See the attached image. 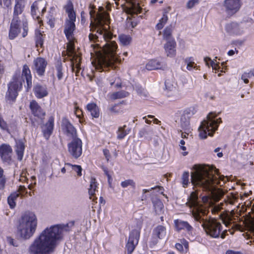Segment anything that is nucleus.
I'll return each mask as SVG.
<instances>
[{"label":"nucleus","instance_id":"obj_21","mask_svg":"<svg viewBox=\"0 0 254 254\" xmlns=\"http://www.w3.org/2000/svg\"><path fill=\"white\" fill-rule=\"evenodd\" d=\"M174 223L175 229L177 231H180L182 230H186L188 231H190L192 229L191 226L186 221L177 219L175 220Z\"/></svg>","mask_w":254,"mask_h":254},{"label":"nucleus","instance_id":"obj_35","mask_svg":"<svg viewBox=\"0 0 254 254\" xmlns=\"http://www.w3.org/2000/svg\"><path fill=\"white\" fill-rule=\"evenodd\" d=\"M65 166L68 168H71L72 169L76 172L78 176H80L81 175L82 168L79 165H72L69 163L65 164Z\"/></svg>","mask_w":254,"mask_h":254},{"label":"nucleus","instance_id":"obj_46","mask_svg":"<svg viewBox=\"0 0 254 254\" xmlns=\"http://www.w3.org/2000/svg\"><path fill=\"white\" fill-rule=\"evenodd\" d=\"M171 33L172 32L171 28H167L165 29L164 32L163 36L164 39H165L167 41L168 40H173L171 38Z\"/></svg>","mask_w":254,"mask_h":254},{"label":"nucleus","instance_id":"obj_12","mask_svg":"<svg viewBox=\"0 0 254 254\" xmlns=\"http://www.w3.org/2000/svg\"><path fill=\"white\" fill-rule=\"evenodd\" d=\"M224 5L228 14L232 15L239 10L241 3L240 0H225Z\"/></svg>","mask_w":254,"mask_h":254},{"label":"nucleus","instance_id":"obj_4","mask_svg":"<svg viewBox=\"0 0 254 254\" xmlns=\"http://www.w3.org/2000/svg\"><path fill=\"white\" fill-rule=\"evenodd\" d=\"M197 195L195 192H192L186 203L187 205L193 209L191 211L194 219L201 223L202 226L206 234L213 238H218L221 232V223L215 219H208V211L206 206L199 204L197 201Z\"/></svg>","mask_w":254,"mask_h":254},{"label":"nucleus","instance_id":"obj_39","mask_svg":"<svg viewBox=\"0 0 254 254\" xmlns=\"http://www.w3.org/2000/svg\"><path fill=\"white\" fill-rule=\"evenodd\" d=\"M182 184L184 187H186L189 183V173L185 172L182 175Z\"/></svg>","mask_w":254,"mask_h":254},{"label":"nucleus","instance_id":"obj_10","mask_svg":"<svg viewBox=\"0 0 254 254\" xmlns=\"http://www.w3.org/2000/svg\"><path fill=\"white\" fill-rule=\"evenodd\" d=\"M68 151L74 158H77L82 154V142L79 138H74L73 140L68 144Z\"/></svg>","mask_w":254,"mask_h":254},{"label":"nucleus","instance_id":"obj_22","mask_svg":"<svg viewBox=\"0 0 254 254\" xmlns=\"http://www.w3.org/2000/svg\"><path fill=\"white\" fill-rule=\"evenodd\" d=\"M30 107L33 114L35 116L42 118L44 116L45 113L36 101H33L31 102L30 103Z\"/></svg>","mask_w":254,"mask_h":254},{"label":"nucleus","instance_id":"obj_64","mask_svg":"<svg viewBox=\"0 0 254 254\" xmlns=\"http://www.w3.org/2000/svg\"><path fill=\"white\" fill-rule=\"evenodd\" d=\"M3 176V169L0 167V178H1Z\"/></svg>","mask_w":254,"mask_h":254},{"label":"nucleus","instance_id":"obj_38","mask_svg":"<svg viewBox=\"0 0 254 254\" xmlns=\"http://www.w3.org/2000/svg\"><path fill=\"white\" fill-rule=\"evenodd\" d=\"M24 7L25 4L16 3L14 10V15H18L19 14H21L22 12Z\"/></svg>","mask_w":254,"mask_h":254},{"label":"nucleus","instance_id":"obj_2","mask_svg":"<svg viewBox=\"0 0 254 254\" xmlns=\"http://www.w3.org/2000/svg\"><path fill=\"white\" fill-rule=\"evenodd\" d=\"M194 171L191 174V181L192 184L201 186L206 190H208L210 196H205L202 200L205 204H210L212 201H218L224 195L222 190L216 189V185L222 186L226 182L225 178L218 174L217 169L206 165H195Z\"/></svg>","mask_w":254,"mask_h":254},{"label":"nucleus","instance_id":"obj_53","mask_svg":"<svg viewBox=\"0 0 254 254\" xmlns=\"http://www.w3.org/2000/svg\"><path fill=\"white\" fill-rule=\"evenodd\" d=\"M5 184V179L3 176L1 178H0V190L3 189Z\"/></svg>","mask_w":254,"mask_h":254},{"label":"nucleus","instance_id":"obj_61","mask_svg":"<svg viewBox=\"0 0 254 254\" xmlns=\"http://www.w3.org/2000/svg\"><path fill=\"white\" fill-rule=\"evenodd\" d=\"M103 152H104V154L105 155V156H106V158L108 157V156H109V151L107 149H104L103 150Z\"/></svg>","mask_w":254,"mask_h":254},{"label":"nucleus","instance_id":"obj_55","mask_svg":"<svg viewBox=\"0 0 254 254\" xmlns=\"http://www.w3.org/2000/svg\"><path fill=\"white\" fill-rule=\"evenodd\" d=\"M194 63L193 62H190L188 63L187 68L189 70H190L192 68H194Z\"/></svg>","mask_w":254,"mask_h":254},{"label":"nucleus","instance_id":"obj_44","mask_svg":"<svg viewBox=\"0 0 254 254\" xmlns=\"http://www.w3.org/2000/svg\"><path fill=\"white\" fill-rule=\"evenodd\" d=\"M185 144H186V141L185 140V139H181L180 140V143H179V147H180V148L182 151H183V152H182V154L184 156H186L188 154V152L187 151H186L187 148L185 146Z\"/></svg>","mask_w":254,"mask_h":254},{"label":"nucleus","instance_id":"obj_37","mask_svg":"<svg viewBox=\"0 0 254 254\" xmlns=\"http://www.w3.org/2000/svg\"><path fill=\"white\" fill-rule=\"evenodd\" d=\"M36 46L37 47H42L43 44L44 37L40 31H37L36 33Z\"/></svg>","mask_w":254,"mask_h":254},{"label":"nucleus","instance_id":"obj_43","mask_svg":"<svg viewBox=\"0 0 254 254\" xmlns=\"http://www.w3.org/2000/svg\"><path fill=\"white\" fill-rule=\"evenodd\" d=\"M199 2V0H189L186 3V7L188 9H191Z\"/></svg>","mask_w":254,"mask_h":254},{"label":"nucleus","instance_id":"obj_63","mask_svg":"<svg viewBox=\"0 0 254 254\" xmlns=\"http://www.w3.org/2000/svg\"><path fill=\"white\" fill-rule=\"evenodd\" d=\"M8 239V241H9V243L10 245H13L14 246H15V245L13 243V240L12 239H11V238H9Z\"/></svg>","mask_w":254,"mask_h":254},{"label":"nucleus","instance_id":"obj_14","mask_svg":"<svg viewBox=\"0 0 254 254\" xmlns=\"http://www.w3.org/2000/svg\"><path fill=\"white\" fill-rule=\"evenodd\" d=\"M62 129L68 136L72 138L76 137V131L75 128L67 120L63 121Z\"/></svg>","mask_w":254,"mask_h":254},{"label":"nucleus","instance_id":"obj_18","mask_svg":"<svg viewBox=\"0 0 254 254\" xmlns=\"http://www.w3.org/2000/svg\"><path fill=\"white\" fill-rule=\"evenodd\" d=\"M176 46L174 40H168L164 45V49L168 57H173L176 55Z\"/></svg>","mask_w":254,"mask_h":254},{"label":"nucleus","instance_id":"obj_60","mask_svg":"<svg viewBox=\"0 0 254 254\" xmlns=\"http://www.w3.org/2000/svg\"><path fill=\"white\" fill-rule=\"evenodd\" d=\"M26 0H16V3L25 4Z\"/></svg>","mask_w":254,"mask_h":254},{"label":"nucleus","instance_id":"obj_49","mask_svg":"<svg viewBox=\"0 0 254 254\" xmlns=\"http://www.w3.org/2000/svg\"><path fill=\"white\" fill-rule=\"evenodd\" d=\"M167 20V16L166 15H163V17L160 20L159 22L157 25V28L159 29H162Z\"/></svg>","mask_w":254,"mask_h":254},{"label":"nucleus","instance_id":"obj_3","mask_svg":"<svg viewBox=\"0 0 254 254\" xmlns=\"http://www.w3.org/2000/svg\"><path fill=\"white\" fill-rule=\"evenodd\" d=\"M63 227L60 225L44 229L29 248L31 254H50L53 253L63 238Z\"/></svg>","mask_w":254,"mask_h":254},{"label":"nucleus","instance_id":"obj_5","mask_svg":"<svg viewBox=\"0 0 254 254\" xmlns=\"http://www.w3.org/2000/svg\"><path fill=\"white\" fill-rule=\"evenodd\" d=\"M38 219L35 214L32 212L25 213L21 218L18 227V233L24 239L31 237L37 228Z\"/></svg>","mask_w":254,"mask_h":254},{"label":"nucleus","instance_id":"obj_31","mask_svg":"<svg viewBox=\"0 0 254 254\" xmlns=\"http://www.w3.org/2000/svg\"><path fill=\"white\" fill-rule=\"evenodd\" d=\"M128 95V93L124 91H121L112 93L110 98L113 100L117 99H121L127 97Z\"/></svg>","mask_w":254,"mask_h":254},{"label":"nucleus","instance_id":"obj_23","mask_svg":"<svg viewBox=\"0 0 254 254\" xmlns=\"http://www.w3.org/2000/svg\"><path fill=\"white\" fill-rule=\"evenodd\" d=\"M34 91L36 97L39 98H43L48 94L46 87L40 85H36L34 88Z\"/></svg>","mask_w":254,"mask_h":254},{"label":"nucleus","instance_id":"obj_28","mask_svg":"<svg viewBox=\"0 0 254 254\" xmlns=\"http://www.w3.org/2000/svg\"><path fill=\"white\" fill-rule=\"evenodd\" d=\"M24 150V145L21 141L16 142L15 151L17 155L18 159L21 161L23 156V152Z\"/></svg>","mask_w":254,"mask_h":254},{"label":"nucleus","instance_id":"obj_41","mask_svg":"<svg viewBox=\"0 0 254 254\" xmlns=\"http://www.w3.org/2000/svg\"><path fill=\"white\" fill-rule=\"evenodd\" d=\"M204 61L206 63V64L207 65H209V64H211L212 68L215 70H217L220 68L219 66L217 64H215L213 61H212L210 60V59H209L208 58H205Z\"/></svg>","mask_w":254,"mask_h":254},{"label":"nucleus","instance_id":"obj_33","mask_svg":"<svg viewBox=\"0 0 254 254\" xmlns=\"http://www.w3.org/2000/svg\"><path fill=\"white\" fill-rule=\"evenodd\" d=\"M220 217L223 223L226 226H228L232 221L231 216L226 213H222L220 215Z\"/></svg>","mask_w":254,"mask_h":254},{"label":"nucleus","instance_id":"obj_16","mask_svg":"<svg viewBox=\"0 0 254 254\" xmlns=\"http://www.w3.org/2000/svg\"><path fill=\"white\" fill-rule=\"evenodd\" d=\"M20 22L16 18H14L11 23V27L9 33V37L10 39H14L19 33V26Z\"/></svg>","mask_w":254,"mask_h":254},{"label":"nucleus","instance_id":"obj_9","mask_svg":"<svg viewBox=\"0 0 254 254\" xmlns=\"http://www.w3.org/2000/svg\"><path fill=\"white\" fill-rule=\"evenodd\" d=\"M22 82L20 79H13L9 84L7 98L9 101H14L17 95V91L21 87Z\"/></svg>","mask_w":254,"mask_h":254},{"label":"nucleus","instance_id":"obj_27","mask_svg":"<svg viewBox=\"0 0 254 254\" xmlns=\"http://www.w3.org/2000/svg\"><path fill=\"white\" fill-rule=\"evenodd\" d=\"M22 76L25 77L28 87H31L32 86L31 71L27 65H24L23 67Z\"/></svg>","mask_w":254,"mask_h":254},{"label":"nucleus","instance_id":"obj_57","mask_svg":"<svg viewBox=\"0 0 254 254\" xmlns=\"http://www.w3.org/2000/svg\"><path fill=\"white\" fill-rule=\"evenodd\" d=\"M0 127L3 129H6L7 128L6 124L4 121H0Z\"/></svg>","mask_w":254,"mask_h":254},{"label":"nucleus","instance_id":"obj_48","mask_svg":"<svg viewBox=\"0 0 254 254\" xmlns=\"http://www.w3.org/2000/svg\"><path fill=\"white\" fill-rule=\"evenodd\" d=\"M121 186L123 188H126L129 186L133 188L135 187V183L132 180H127L121 183Z\"/></svg>","mask_w":254,"mask_h":254},{"label":"nucleus","instance_id":"obj_25","mask_svg":"<svg viewBox=\"0 0 254 254\" xmlns=\"http://www.w3.org/2000/svg\"><path fill=\"white\" fill-rule=\"evenodd\" d=\"M87 110L90 113L93 118H98L100 115V112L98 107L95 103H91L87 104Z\"/></svg>","mask_w":254,"mask_h":254},{"label":"nucleus","instance_id":"obj_8","mask_svg":"<svg viewBox=\"0 0 254 254\" xmlns=\"http://www.w3.org/2000/svg\"><path fill=\"white\" fill-rule=\"evenodd\" d=\"M12 148L8 144L3 143L0 146V157L1 161L10 164L12 162Z\"/></svg>","mask_w":254,"mask_h":254},{"label":"nucleus","instance_id":"obj_52","mask_svg":"<svg viewBox=\"0 0 254 254\" xmlns=\"http://www.w3.org/2000/svg\"><path fill=\"white\" fill-rule=\"evenodd\" d=\"M23 30L24 32L22 33V36L25 37L27 35L28 30V23L27 21H24L23 22Z\"/></svg>","mask_w":254,"mask_h":254},{"label":"nucleus","instance_id":"obj_40","mask_svg":"<svg viewBox=\"0 0 254 254\" xmlns=\"http://www.w3.org/2000/svg\"><path fill=\"white\" fill-rule=\"evenodd\" d=\"M253 76H254V72L253 71H250L248 73H244L241 77L242 80L245 83H249L248 78H251Z\"/></svg>","mask_w":254,"mask_h":254},{"label":"nucleus","instance_id":"obj_54","mask_svg":"<svg viewBox=\"0 0 254 254\" xmlns=\"http://www.w3.org/2000/svg\"><path fill=\"white\" fill-rule=\"evenodd\" d=\"M74 113L77 117L80 118L81 115V111L79 109L78 107H75Z\"/></svg>","mask_w":254,"mask_h":254},{"label":"nucleus","instance_id":"obj_59","mask_svg":"<svg viewBox=\"0 0 254 254\" xmlns=\"http://www.w3.org/2000/svg\"><path fill=\"white\" fill-rule=\"evenodd\" d=\"M226 254H241L240 253L234 252L233 251H228L226 252Z\"/></svg>","mask_w":254,"mask_h":254},{"label":"nucleus","instance_id":"obj_56","mask_svg":"<svg viewBox=\"0 0 254 254\" xmlns=\"http://www.w3.org/2000/svg\"><path fill=\"white\" fill-rule=\"evenodd\" d=\"M1 1H2L3 5L7 7H9L11 3V0H1Z\"/></svg>","mask_w":254,"mask_h":254},{"label":"nucleus","instance_id":"obj_13","mask_svg":"<svg viewBox=\"0 0 254 254\" xmlns=\"http://www.w3.org/2000/svg\"><path fill=\"white\" fill-rule=\"evenodd\" d=\"M75 20H67L66 21L64 33L67 39H74V34L73 32L75 29V25L74 24Z\"/></svg>","mask_w":254,"mask_h":254},{"label":"nucleus","instance_id":"obj_62","mask_svg":"<svg viewBox=\"0 0 254 254\" xmlns=\"http://www.w3.org/2000/svg\"><path fill=\"white\" fill-rule=\"evenodd\" d=\"M181 135H182V137L183 139H184L185 138H187V136L188 135V134L186 132L185 133L182 132Z\"/></svg>","mask_w":254,"mask_h":254},{"label":"nucleus","instance_id":"obj_15","mask_svg":"<svg viewBox=\"0 0 254 254\" xmlns=\"http://www.w3.org/2000/svg\"><path fill=\"white\" fill-rule=\"evenodd\" d=\"M47 64L46 61L43 58H38L34 61L35 69L39 75L43 74Z\"/></svg>","mask_w":254,"mask_h":254},{"label":"nucleus","instance_id":"obj_24","mask_svg":"<svg viewBox=\"0 0 254 254\" xmlns=\"http://www.w3.org/2000/svg\"><path fill=\"white\" fill-rule=\"evenodd\" d=\"M155 235L160 239L166 240L168 237L166 228L163 226H158L154 230Z\"/></svg>","mask_w":254,"mask_h":254},{"label":"nucleus","instance_id":"obj_58","mask_svg":"<svg viewBox=\"0 0 254 254\" xmlns=\"http://www.w3.org/2000/svg\"><path fill=\"white\" fill-rule=\"evenodd\" d=\"M26 176V173L23 172L20 176V178L19 180L21 182L25 181L26 180V178L25 177Z\"/></svg>","mask_w":254,"mask_h":254},{"label":"nucleus","instance_id":"obj_36","mask_svg":"<svg viewBox=\"0 0 254 254\" xmlns=\"http://www.w3.org/2000/svg\"><path fill=\"white\" fill-rule=\"evenodd\" d=\"M119 39L121 43L123 45H128L131 40V38L130 36L126 35H121L119 36Z\"/></svg>","mask_w":254,"mask_h":254},{"label":"nucleus","instance_id":"obj_50","mask_svg":"<svg viewBox=\"0 0 254 254\" xmlns=\"http://www.w3.org/2000/svg\"><path fill=\"white\" fill-rule=\"evenodd\" d=\"M181 122L183 126L185 127H187L189 125V117H187V119H186L185 116H182L181 118Z\"/></svg>","mask_w":254,"mask_h":254},{"label":"nucleus","instance_id":"obj_34","mask_svg":"<svg viewBox=\"0 0 254 254\" xmlns=\"http://www.w3.org/2000/svg\"><path fill=\"white\" fill-rule=\"evenodd\" d=\"M56 74L59 80H61L63 76L62 63L61 62H58L56 66Z\"/></svg>","mask_w":254,"mask_h":254},{"label":"nucleus","instance_id":"obj_26","mask_svg":"<svg viewBox=\"0 0 254 254\" xmlns=\"http://www.w3.org/2000/svg\"><path fill=\"white\" fill-rule=\"evenodd\" d=\"M176 248L181 252L186 253L189 250V243L184 239H181L179 242L176 244Z\"/></svg>","mask_w":254,"mask_h":254},{"label":"nucleus","instance_id":"obj_11","mask_svg":"<svg viewBox=\"0 0 254 254\" xmlns=\"http://www.w3.org/2000/svg\"><path fill=\"white\" fill-rule=\"evenodd\" d=\"M140 236L138 230H132L129 235L128 242L126 245L127 250L129 254H131L137 245Z\"/></svg>","mask_w":254,"mask_h":254},{"label":"nucleus","instance_id":"obj_19","mask_svg":"<svg viewBox=\"0 0 254 254\" xmlns=\"http://www.w3.org/2000/svg\"><path fill=\"white\" fill-rule=\"evenodd\" d=\"M54 129V119L50 118L48 122L43 127V132L44 136L48 139L51 135Z\"/></svg>","mask_w":254,"mask_h":254},{"label":"nucleus","instance_id":"obj_42","mask_svg":"<svg viewBox=\"0 0 254 254\" xmlns=\"http://www.w3.org/2000/svg\"><path fill=\"white\" fill-rule=\"evenodd\" d=\"M126 126L123 127H120L118 129V138L119 139L123 138L127 134V131L125 129Z\"/></svg>","mask_w":254,"mask_h":254},{"label":"nucleus","instance_id":"obj_7","mask_svg":"<svg viewBox=\"0 0 254 254\" xmlns=\"http://www.w3.org/2000/svg\"><path fill=\"white\" fill-rule=\"evenodd\" d=\"M68 42L67 45V53L68 56L72 57L71 59V66L73 71L75 72L76 75H77L80 69V62L81 58L77 54L74 52V39H67Z\"/></svg>","mask_w":254,"mask_h":254},{"label":"nucleus","instance_id":"obj_30","mask_svg":"<svg viewBox=\"0 0 254 254\" xmlns=\"http://www.w3.org/2000/svg\"><path fill=\"white\" fill-rule=\"evenodd\" d=\"M155 211L157 214H161L163 212L164 205L161 201L158 199L153 202Z\"/></svg>","mask_w":254,"mask_h":254},{"label":"nucleus","instance_id":"obj_17","mask_svg":"<svg viewBox=\"0 0 254 254\" xmlns=\"http://www.w3.org/2000/svg\"><path fill=\"white\" fill-rule=\"evenodd\" d=\"M166 67L167 65L166 64L162 63L156 60L150 61L146 65V68L149 70L158 69L164 70Z\"/></svg>","mask_w":254,"mask_h":254},{"label":"nucleus","instance_id":"obj_32","mask_svg":"<svg viewBox=\"0 0 254 254\" xmlns=\"http://www.w3.org/2000/svg\"><path fill=\"white\" fill-rule=\"evenodd\" d=\"M19 196V193L14 192L12 193L8 197V203L11 208H14L15 206L16 203L15 202V199Z\"/></svg>","mask_w":254,"mask_h":254},{"label":"nucleus","instance_id":"obj_47","mask_svg":"<svg viewBox=\"0 0 254 254\" xmlns=\"http://www.w3.org/2000/svg\"><path fill=\"white\" fill-rule=\"evenodd\" d=\"M16 192L19 193V195H20L21 198L24 197L28 193L26 188L22 186H19L18 191Z\"/></svg>","mask_w":254,"mask_h":254},{"label":"nucleus","instance_id":"obj_6","mask_svg":"<svg viewBox=\"0 0 254 254\" xmlns=\"http://www.w3.org/2000/svg\"><path fill=\"white\" fill-rule=\"evenodd\" d=\"M216 115L211 113L207 117L206 120L202 122L201 126L199 127V135L202 139H205L208 135L212 136L213 133L217 129L218 125L221 122V119L216 120L214 119Z\"/></svg>","mask_w":254,"mask_h":254},{"label":"nucleus","instance_id":"obj_20","mask_svg":"<svg viewBox=\"0 0 254 254\" xmlns=\"http://www.w3.org/2000/svg\"><path fill=\"white\" fill-rule=\"evenodd\" d=\"M98 184L95 178H92L90 180L89 188H88V192L90 195V199L93 201L97 202L95 200L97 197L95 196L96 191H97Z\"/></svg>","mask_w":254,"mask_h":254},{"label":"nucleus","instance_id":"obj_1","mask_svg":"<svg viewBox=\"0 0 254 254\" xmlns=\"http://www.w3.org/2000/svg\"><path fill=\"white\" fill-rule=\"evenodd\" d=\"M93 10L90 11L91 20L90 33L88 36L91 43V52L92 64L97 69L112 66L114 63H120L117 54V45L115 41L110 40L113 38V34L109 30L110 18L109 14L100 8L99 12L94 16Z\"/></svg>","mask_w":254,"mask_h":254},{"label":"nucleus","instance_id":"obj_45","mask_svg":"<svg viewBox=\"0 0 254 254\" xmlns=\"http://www.w3.org/2000/svg\"><path fill=\"white\" fill-rule=\"evenodd\" d=\"M176 83L170 79H168L165 82V86L167 89L172 90L175 88Z\"/></svg>","mask_w":254,"mask_h":254},{"label":"nucleus","instance_id":"obj_51","mask_svg":"<svg viewBox=\"0 0 254 254\" xmlns=\"http://www.w3.org/2000/svg\"><path fill=\"white\" fill-rule=\"evenodd\" d=\"M222 205L223 203H221L220 205H215L211 208V210L212 213H215L218 212L222 209Z\"/></svg>","mask_w":254,"mask_h":254},{"label":"nucleus","instance_id":"obj_29","mask_svg":"<svg viewBox=\"0 0 254 254\" xmlns=\"http://www.w3.org/2000/svg\"><path fill=\"white\" fill-rule=\"evenodd\" d=\"M66 12L69 19L75 20V14L73 11V5L71 2H68L65 6Z\"/></svg>","mask_w":254,"mask_h":254}]
</instances>
